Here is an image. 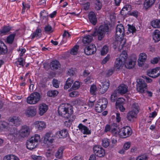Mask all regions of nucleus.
<instances>
[{"label": "nucleus", "mask_w": 160, "mask_h": 160, "mask_svg": "<svg viewBox=\"0 0 160 160\" xmlns=\"http://www.w3.org/2000/svg\"><path fill=\"white\" fill-rule=\"evenodd\" d=\"M113 70L112 69H110L107 71L106 73L107 76L108 77L112 74L113 72Z\"/></svg>", "instance_id": "nucleus-63"}, {"label": "nucleus", "mask_w": 160, "mask_h": 160, "mask_svg": "<svg viewBox=\"0 0 160 160\" xmlns=\"http://www.w3.org/2000/svg\"><path fill=\"white\" fill-rule=\"evenodd\" d=\"M60 66L59 62L57 60L52 61L51 63V68L52 70L57 69Z\"/></svg>", "instance_id": "nucleus-32"}, {"label": "nucleus", "mask_w": 160, "mask_h": 160, "mask_svg": "<svg viewBox=\"0 0 160 160\" xmlns=\"http://www.w3.org/2000/svg\"><path fill=\"white\" fill-rule=\"evenodd\" d=\"M32 159L33 160H42L43 158L41 156L32 155L31 156Z\"/></svg>", "instance_id": "nucleus-58"}, {"label": "nucleus", "mask_w": 160, "mask_h": 160, "mask_svg": "<svg viewBox=\"0 0 160 160\" xmlns=\"http://www.w3.org/2000/svg\"><path fill=\"white\" fill-rule=\"evenodd\" d=\"M147 58V55L143 53L140 54L138 60V64L139 66H142L143 62H145Z\"/></svg>", "instance_id": "nucleus-20"}, {"label": "nucleus", "mask_w": 160, "mask_h": 160, "mask_svg": "<svg viewBox=\"0 0 160 160\" xmlns=\"http://www.w3.org/2000/svg\"><path fill=\"white\" fill-rule=\"evenodd\" d=\"M138 113L133 111H130L127 114V118L130 121L132 120L133 119L136 118Z\"/></svg>", "instance_id": "nucleus-28"}, {"label": "nucleus", "mask_w": 160, "mask_h": 160, "mask_svg": "<svg viewBox=\"0 0 160 160\" xmlns=\"http://www.w3.org/2000/svg\"><path fill=\"white\" fill-rule=\"evenodd\" d=\"M119 128L117 126V125L112 128L111 131V133L115 136H118Z\"/></svg>", "instance_id": "nucleus-37"}, {"label": "nucleus", "mask_w": 160, "mask_h": 160, "mask_svg": "<svg viewBox=\"0 0 160 160\" xmlns=\"http://www.w3.org/2000/svg\"><path fill=\"white\" fill-rule=\"evenodd\" d=\"M152 38L154 42H158L160 40V31L156 30L153 32Z\"/></svg>", "instance_id": "nucleus-27"}, {"label": "nucleus", "mask_w": 160, "mask_h": 160, "mask_svg": "<svg viewBox=\"0 0 160 160\" xmlns=\"http://www.w3.org/2000/svg\"><path fill=\"white\" fill-rule=\"evenodd\" d=\"M65 118L64 123L65 126L69 127L72 124V122L75 120V116L74 115H70L68 117H64Z\"/></svg>", "instance_id": "nucleus-16"}, {"label": "nucleus", "mask_w": 160, "mask_h": 160, "mask_svg": "<svg viewBox=\"0 0 160 160\" xmlns=\"http://www.w3.org/2000/svg\"><path fill=\"white\" fill-rule=\"evenodd\" d=\"M102 7V4L99 0H95L94 8L96 10H100Z\"/></svg>", "instance_id": "nucleus-38"}, {"label": "nucleus", "mask_w": 160, "mask_h": 160, "mask_svg": "<svg viewBox=\"0 0 160 160\" xmlns=\"http://www.w3.org/2000/svg\"><path fill=\"white\" fill-rule=\"evenodd\" d=\"M73 83L72 79L71 78H68L66 82V84L64 86V88L65 89H68L70 87Z\"/></svg>", "instance_id": "nucleus-40"}, {"label": "nucleus", "mask_w": 160, "mask_h": 160, "mask_svg": "<svg viewBox=\"0 0 160 160\" xmlns=\"http://www.w3.org/2000/svg\"><path fill=\"white\" fill-rule=\"evenodd\" d=\"M58 93V91L57 90H53L49 91L48 92L47 95L50 97H54L56 96Z\"/></svg>", "instance_id": "nucleus-41"}, {"label": "nucleus", "mask_w": 160, "mask_h": 160, "mask_svg": "<svg viewBox=\"0 0 160 160\" xmlns=\"http://www.w3.org/2000/svg\"><path fill=\"white\" fill-rule=\"evenodd\" d=\"M15 36V34H12L8 36L7 39V42L8 43H12L13 41Z\"/></svg>", "instance_id": "nucleus-44"}, {"label": "nucleus", "mask_w": 160, "mask_h": 160, "mask_svg": "<svg viewBox=\"0 0 160 160\" xmlns=\"http://www.w3.org/2000/svg\"><path fill=\"white\" fill-rule=\"evenodd\" d=\"M89 19L90 22L93 25H95L97 21L96 16L94 12H90L88 15Z\"/></svg>", "instance_id": "nucleus-23"}, {"label": "nucleus", "mask_w": 160, "mask_h": 160, "mask_svg": "<svg viewBox=\"0 0 160 160\" xmlns=\"http://www.w3.org/2000/svg\"><path fill=\"white\" fill-rule=\"evenodd\" d=\"M125 100L123 98H119L116 102V106H118L119 105H122L124 102Z\"/></svg>", "instance_id": "nucleus-57"}, {"label": "nucleus", "mask_w": 160, "mask_h": 160, "mask_svg": "<svg viewBox=\"0 0 160 160\" xmlns=\"http://www.w3.org/2000/svg\"><path fill=\"white\" fill-rule=\"evenodd\" d=\"M48 110V106L44 103H42L38 106V113L40 115L42 116Z\"/></svg>", "instance_id": "nucleus-18"}, {"label": "nucleus", "mask_w": 160, "mask_h": 160, "mask_svg": "<svg viewBox=\"0 0 160 160\" xmlns=\"http://www.w3.org/2000/svg\"><path fill=\"white\" fill-rule=\"evenodd\" d=\"M147 89V85L143 80L139 78L137 80V91L141 93H144Z\"/></svg>", "instance_id": "nucleus-9"}, {"label": "nucleus", "mask_w": 160, "mask_h": 160, "mask_svg": "<svg viewBox=\"0 0 160 160\" xmlns=\"http://www.w3.org/2000/svg\"><path fill=\"white\" fill-rule=\"evenodd\" d=\"M80 86V82H79L77 81L74 83L72 88L74 90H76L79 88Z\"/></svg>", "instance_id": "nucleus-55"}, {"label": "nucleus", "mask_w": 160, "mask_h": 160, "mask_svg": "<svg viewBox=\"0 0 160 160\" xmlns=\"http://www.w3.org/2000/svg\"><path fill=\"white\" fill-rule=\"evenodd\" d=\"M8 137L15 142H17L19 139V137L24 138L29 135L31 130L29 126L24 125L21 127L18 132L17 129L14 127L10 128L8 129Z\"/></svg>", "instance_id": "nucleus-1"}, {"label": "nucleus", "mask_w": 160, "mask_h": 160, "mask_svg": "<svg viewBox=\"0 0 160 160\" xmlns=\"http://www.w3.org/2000/svg\"><path fill=\"white\" fill-rule=\"evenodd\" d=\"M40 97V95L39 93L34 92L28 97L27 102L30 104H36L39 101Z\"/></svg>", "instance_id": "nucleus-8"}, {"label": "nucleus", "mask_w": 160, "mask_h": 160, "mask_svg": "<svg viewBox=\"0 0 160 160\" xmlns=\"http://www.w3.org/2000/svg\"><path fill=\"white\" fill-rule=\"evenodd\" d=\"M110 140L107 138H104L102 139V145L104 147L106 148L109 145Z\"/></svg>", "instance_id": "nucleus-39"}, {"label": "nucleus", "mask_w": 160, "mask_h": 160, "mask_svg": "<svg viewBox=\"0 0 160 160\" xmlns=\"http://www.w3.org/2000/svg\"><path fill=\"white\" fill-rule=\"evenodd\" d=\"M78 94V93L77 91H73L69 94V96L71 97H75L77 96Z\"/></svg>", "instance_id": "nucleus-61"}, {"label": "nucleus", "mask_w": 160, "mask_h": 160, "mask_svg": "<svg viewBox=\"0 0 160 160\" xmlns=\"http://www.w3.org/2000/svg\"><path fill=\"white\" fill-rule=\"evenodd\" d=\"M78 127L79 129L84 134H89L91 133V132L88 128L86 126L83 125L82 124H79Z\"/></svg>", "instance_id": "nucleus-22"}, {"label": "nucleus", "mask_w": 160, "mask_h": 160, "mask_svg": "<svg viewBox=\"0 0 160 160\" xmlns=\"http://www.w3.org/2000/svg\"><path fill=\"white\" fill-rule=\"evenodd\" d=\"M108 26L107 24L101 25L98 30H95L91 36L86 35L83 38L82 42L84 44H88L91 42L92 40V36H95L98 35V39L99 40H101L104 37L105 34L109 32Z\"/></svg>", "instance_id": "nucleus-2"}, {"label": "nucleus", "mask_w": 160, "mask_h": 160, "mask_svg": "<svg viewBox=\"0 0 160 160\" xmlns=\"http://www.w3.org/2000/svg\"><path fill=\"white\" fill-rule=\"evenodd\" d=\"M148 75L150 77L156 78L160 75V70L158 68L149 70L147 72Z\"/></svg>", "instance_id": "nucleus-14"}, {"label": "nucleus", "mask_w": 160, "mask_h": 160, "mask_svg": "<svg viewBox=\"0 0 160 160\" xmlns=\"http://www.w3.org/2000/svg\"><path fill=\"white\" fill-rule=\"evenodd\" d=\"M9 124H12L15 126H18L21 124V120L20 118L14 116L11 118L9 120Z\"/></svg>", "instance_id": "nucleus-13"}, {"label": "nucleus", "mask_w": 160, "mask_h": 160, "mask_svg": "<svg viewBox=\"0 0 160 160\" xmlns=\"http://www.w3.org/2000/svg\"><path fill=\"white\" fill-rule=\"evenodd\" d=\"M108 103L107 99L105 98L99 99L96 104L95 110L98 112H101L107 107Z\"/></svg>", "instance_id": "nucleus-7"}, {"label": "nucleus", "mask_w": 160, "mask_h": 160, "mask_svg": "<svg viewBox=\"0 0 160 160\" xmlns=\"http://www.w3.org/2000/svg\"><path fill=\"white\" fill-rule=\"evenodd\" d=\"M132 111H133L136 112L138 113L139 112V107L138 103H133L131 107Z\"/></svg>", "instance_id": "nucleus-42"}, {"label": "nucleus", "mask_w": 160, "mask_h": 160, "mask_svg": "<svg viewBox=\"0 0 160 160\" xmlns=\"http://www.w3.org/2000/svg\"><path fill=\"white\" fill-rule=\"evenodd\" d=\"M37 113V109L34 107L31 106L28 108L25 112V114L28 117H32Z\"/></svg>", "instance_id": "nucleus-11"}, {"label": "nucleus", "mask_w": 160, "mask_h": 160, "mask_svg": "<svg viewBox=\"0 0 160 160\" xmlns=\"http://www.w3.org/2000/svg\"><path fill=\"white\" fill-rule=\"evenodd\" d=\"M93 151L95 155L98 157H103L105 155L104 149L100 146H95L93 148Z\"/></svg>", "instance_id": "nucleus-10"}, {"label": "nucleus", "mask_w": 160, "mask_h": 160, "mask_svg": "<svg viewBox=\"0 0 160 160\" xmlns=\"http://www.w3.org/2000/svg\"><path fill=\"white\" fill-rule=\"evenodd\" d=\"M96 51V48L94 45H90L85 48L84 49L85 53L88 55L93 54Z\"/></svg>", "instance_id": "nucleus-12"}, {"label": "nucleus", "mask_w": 160, "mask_h": 160, "mask_svg": "<svg viewBox=\"0 0 160 160\" xmlns=\"http://www.w3.org/2000/svg\"><path fill=\"white\" fill-rule=\"evenodd\" d=\"M108 47L106 46H104L101 51V55H104L108 52Z\"/></svg>", "instance_id": "nucleus-50"}, {"label": "nucleus", "mask_w": 160, "mask_h": 160, "mask_svg": "<svg viewBox=\"0 0 160 160\" xmlns=\"http://www.w3.org/2000/svg\"><path fill=\"white\" fill-rule=\"evenodd\" d=\"M117 93L116 91H114L113 93L111 95V100L112 102H114L117 99Z\"/></svg>", "instance_id": "nucleus-51"}, {"label": "nucleus", "mask_w": 160, "mask_h": 160, "mask_svg": "<svg viewBox=\"0 0 160 160\" xmlns=\"http://www.w3.org/2000/svg\"><path fill=\"white\" fill-rule=\"evenodd\" d=\"M55 139V136L52 135L51 133H47L43 137V142L44 143H46L48 142L51 143L53 142Z\"/></svg>", "instance_id": "nucleus-15"}, {"label": "nucleus", "mask_w": 160, "mask_h": 160, "mask_svg": "<svg viewBox=\"0 0 160 160\" xmlns=\"http://www.w3.org/2000/svg\"><path fill=\"white\" fill-rule=\"evenodd\" d=\"M128 31L130 32H131L132 33H133L134 32H135L136 29L134 26L129 25Z\"/></svg>", "instance_id": "nucleus-53"}, {"label": "nucleus", "mask_w": 160, "mask_h": 160, "mask_svg": "<svg viewBox=\"0 0 160 160\" xmlns=\"http://www.w3.org/2000/svg\"><path fill=\"white\" fill-rule=\"evenodd\" d=\"M42 31L41 29L38 28L34 31L31 35V38L34 39L35 37L39 38L41 37Z\"/></svg>", "instance_id": "nucleus-31"}, {"label": "nucleus", "mask_w": 160, "mask_h": 160, "mask_svg": "<svg viewBox=\"0 0 160 160\" xmlns=\"http://www.w3.org/2000/svg\"><path fill=\"white\" fill-rule=\"evenodd\" d=\"M7 51L6 46L2 41H0V53L1 54H4Z\"/></svg>", "instance_id": "nucleus-33"}, {"label": "nucleus", "mask_w": 160, "mask_h": 160, "mask_svg": "<svg viewBox=\"0 0 160 160\" xmlns=\"http://www.w3.org/2000/svg\"><path fill=\"white\" fill-rule=\"evenodd\" d=\"M40 16L43 19H45L46 20L48 19V13L45 11H42L41 12Z\"/></svg>", "instance_id": "nucleus-48"}, {"label": "nucleus", "mask_w": 160, "mask_h": 160, "mask_svg": "<svg viewBox=\"0 0 160 160\" xmlns=\"http://www.w3.org/2000/svg\"><path fill=\"white\" fill-rule=\"evenodd\" d=\"M64 149V148L63 147H61L58 148L55 154L56 158L58 159L62 158Z\"/></svg>", "instance_id": "nucleus-30"}, {"label": "nucleus", "mask_w": 160, "mask_h": 160, "mask_svg": "<svg viewBox=\"0 0 160 160\" xmlns=\"http://www.w3.org/2000/svg\"><path fill=\"white\" fill-rule=\"evenodd\" d=\"M116 122H119L121 121L120 114L119 113H116Z\"/></svg>", "instance_id": "nucleus-64"}, {"label": "nucleus", "mask_w": 160, "mask_h": 160, "mask_svg": "<svg viewBox=\"0 0 160 160\" xmlns=\"http://www.w3.org/2000/svg\"><path fill=\"white\" fill-rule=\"evenodd\" d=\"M160 60V58L159 57H157L153 58L151 61V62L153 64L157 63L158 61Z\"/></svg>", "instance_id": "nucleus-56"}, {"label": "nucleus", "mask_w": 160, "mask_h": 160, "mask_svg": "<svg viewBox=\"0 0 160 160\" xmlns=\"http://www.w3.org/2000/svg\"><path fill=\"white\" fill-rule=\"evenodd\" d=\"M124 34V26L121 24L117 25L116 28V39L113 44L116 47H118L120 51L123 49L126 43V39L123 38Z\"/></svg>", "instance_id": "nucleus-3"}, {"label": "nucleus", "mask_w": 160, "mask_h": 160, "mask_svg": "<svg viewBox=\"0 0 160 160\" xmlns=\"http://www.w3.org/2000/svg\"><path fill=\"white\" fill-rule=\"evenodd\" d=\"M79 46L75 45L71 50L70 53L72 55H75L77 54L78 51Z\"/></svg>", "instance_id": "nucleus-46"}, {"label": "nucleus", "mask_w": 160, "mask_h": 160, "mask_svg": "<svg viewBox=\"0 0 160 160\" xmlns=\"http://www.w3.org/2000/svg\"><path fill=\"white\" fill-rule=\"evenodd\" d=\"M117 124L114 123H113L111 125L108 124L106 125L105 127L104 132H107L108 131H111L112 128L113 127L115 126Z\"/></svg>", "instance_id": "nucleus-43"}, {"label": "nucleus", "mask_w": 160, "mask_h": 160, "mask_svg": "<svg viewBox=\"0 0 160 160\" xmlns=\"http://www.w3.org/2000/svg\"><path fill=\"white\" fill-rule=\"evenodd\" d=\"M156 0H144V7L146 10L151 7L154 3Z\"/></svg>", "instance_id": "nucleus-25"}, {"label": "nucleus", "mask_w": 160, "mask_h": 160, "mask_svg": "<svg viewBox=\"0 0 160 160\" xmlns=\"http://www.w3.org/2000/svg\"><path fill=\"white\" fill-rule=\"evenodd\" d=\"M136 62L135 61L132 60H129L128 61H126L125 64V66L127 68L131 69L134 67Z\"/></svg>", "instance_id": "nucleus-29"}, {"label": "nucleus", "mask_w": 160, "mask_h": 160, "mask_svg": "<svg viewBox=\"0 0 160 160\" xmlns=\"http://www.w3.org/2000/svg\"><path fill=\"white\" fill-rule=\"evenodd\" d=\"M147 159V156L145 154L142 155L138 156L136 160H146Z\"/></svg>", "instance_id": "nucleus-59"}, {"label": "nucleus", "mask_w": 160, "mask_h": 160, "mask_svg": "<svg viewBox=\"0 0 160 160\" xmlns=\"http://www.w3.org/2000/svg\"><path fill=\"white\" fill-rule=\"evenodd\" d=\"M20 52V58L18 59L17 61V64H18L20 66H23L25 64V61L23 58L21 57L23 56V54L25 52L26 49L24 48H21L19 49Z\"/></svg>", "instance_id": "nucleus-19"}, {"label": "nucleus", "mask_w": 160, "mask_h": 160, "mask_svg": "<svg viewBox=\"0 0 160 160\" xmlns=\"http://www.w3.org/2000/svg\"><path fill=\"white\" fill-rule=\"evenodd\" d=\"M34 124L39 130H42L46 127L45 122L42 121H36L34 122Z\"/></svg>", "instance_id": "nucleus-21"}, {"label": "nucleus", "mask_w": 160, "mask_h": 160, "mask_svg": "<svg viewBox=\"0 0 160 160\" xmlns=\"http://www.w3.org/2000/svg\"><path fill=\"white\" fill-rule=\"evenodd\" d=\"M92 77H88L84 80V82L87 84L91 83L92 82Z\"/></svg>", "instance_id": "nucleus-62"}, {"label": "nucleus", "mask_w": 160, "mask_h": 160, "mask_svg": "<svg viewBox=\"0 0 160 160\" xmlns=\"http://www.w3.org/2000/svg\"><path fill=\"white\" fill-rule=\"evenodd\" d=\"M151 25L154 28H160V20L156 19L152 21Z\"/></svg>", "instance_id": "nucleus-35"}, {"label": "nucleus", "mask_w": 160, "mask_h": 160, "mask_svg": "<svg viewBox=\"0 0 160 160\" xmlns=\"http://www.w3.org/2000/svg\"><path fill=\"white\" fill-rule=\"evenodd\" d=\"M131 143L129 142H125L123 146V148L126 150H127L130 147Z\"/></svg>", "instance_id": "nucleus-60"}, {"label": "nucleus", "mask_w": 160, "mask_h": 160, "mask_svg": "<svg viewBox=\"0 0 160 160\" xmlns=\"http://www.w3.org/2000/svg\"><path fill=\"white\" fill-rule=\"evenodd\" d=\"M118 91L121 94H125L128 91V87L125 84H121L118 87Z\"/></svg>", "instance_id": "nucleus-24"}, {"label": "nucleus", "mask_w": 160, "mask_h": 160, "mask_svg": "<svg viewBox=\"0 0 160 160\" xmlns=\"http://www.w3.org/2000/svg\"><path fill=\"white\" fill-rule=\"evenodd\" d=\"M97 90V88L95 85H91L90 88V92L92 94L95 95Z\"/></svg>", "instance_id": "nucleus-45"}, {"label": "nucleus", "mask_w": 160, "mask_h": 160, "mask_svg": "<svg viewBox=\"0 0 160 160\" xmlns=\"http://www.w3.org/2000/svg\"><path fill=\"white\" fill-rule=\"evenodd\" d=\"M127 58L126 52L125 51H123L120 57L117 58L115 62L114 67L115 69L117 70H121L125 66Z\"/></svg>", "instance_id": "nucleus-5"}, {"label": "nucleus", "mask_w": 160, "mask_h": 160, "mask_svg": "<svg viewBox=\"0 0 160 160\" xmlns=\"http://www.w3.org/2000/svg\"><path fill=\"white\" fill-rule=\"evenodd\" d=\"M125 138L130 136L132 134V132L131 128L128 126L124 127Z\"/></svg>", "instance_id": "nucleus-34"}, {"label": "nucleus", "mask_w": 160, "mask_h": 160, "mask_svg": "<svg viewBox=\"0 0 160 160\" xmlns=\"http://www.w3.org/2000/svg\"><path fill=\"white\" fill-rule=\"evenodd\" d=\"M56 134L57 137L59 138H64L67 136L68 132L66 129H63L57 132Z\"/></svg>", "instance_id": "nucleus-26"}, {"label": "nucleus", "mask_w": 160, "mask_h": 160, "mask_svg": "<svg viewBox=\"0 0 160 160\" xmlns=\"http://www.w3.org/2000/svg\"><path fill=\"white\" fill-rule=\"evenodd\" d=\"M3 160H19L17 156L12 154H10L5 156Z\"/></svg>", "instance_id": "nucleus-36"}, {"label": "nucleus", "mask_w": 160, "mask_h": 160, "mask_svg": "<svg viewBox=\"0 0 160 160\" xmlns=\"http://www.w3.org/2000/svg\"><path fill=\"white\" fill-rule=\"evenodd\" d=\"M41 141L40 136L38 134H35L34 136L31 137L27 142L26 145L27 148L32 150L36 148L38 145V142Z\"/></svg>", "instance_id": "nucleus-6"}, {"label": "nucleus", "mask_w": 160, "mask_h": 160, "mask_svg": "<svg viewBox=\"0 0 160 160\" xmlns=\"http://www.w3.org/2000/svg\"><path fill=\"white\" fill-rule=\"evenodd\" d=\"M100 87V90L102 92V93L105 92L108 89L109 86V81L108 80H106L101 83L99 84Z\"/></svg>", "instance_id": "nucleus-17"}, {"label": "nucleus", "mask_w": 160, "mask_h": 160, "mask_svg": "<svg viewBox=\"0 0 160 160\" xmlns=\"http://www.w3.org/2000/svg\"><path fill=\"white\" fill-rule=\"evenodd\" d=\"M58 113L59 115L62 117L72 115L73 113L72 106L68 104H62L58 108Z\"/></svg>", "instance_id": "nucleus-4"}, {"label": "nucleus", "mask_w": 160, "mask_h": 160, "mask_svg": "<svg viewBox=\"0 0 160 160\" xmlns=\"http://www.w3.org/2000/svg\"><path fill=\"white\" fill-rule=\"evenodd\" d=\"M45 31L46 32H53L52 27L50 25H47L44 28Z\"/></svg>", "instance_id": "nucleus-52"}, {"label": "nucleus", "mask_w": 160, "mask_h": 160, "mask_svg": "<svg viewBox=\"0 0 160 160\" xmlns=\"http://www.w3.org/2000/svg\"><path fill=\"white\" fill-rule=\"evenodd\" d=\"M52 85L55 88H58L59 85V82L57 79H53L52 80Z\"/></svg>", "instance_id": "nucleus-54"}, {"label": "nucleus", "mask_w": 160, "mask_h": 160, "mask_svg": "<svg viewBox=\"0 0 160 160\" xmlns=\"http://www.w3.org/2000/svg\"><path fill=\"white\" fill-rule=\"evenodd\" d=\"M10 28L9 27H3L1 30V32L2 34H6L10 30Z\"/></svg>", "instance_id": "nucleus-47"}, {"label": "nucleus", "mask_w": 160, "mask_h": 160, "mask_svg": "<svg viewBox=\"0 0 160 160\" xmlns=\"http://www.w3.org/2000/svg\"><path fill=\"white\" fill-rule=\"evenodd\" d=\"M124 127L119 129L118 136L121 138H125Z\"/></svg>", "instance_id": "nucleus-49"}]
</instances>
